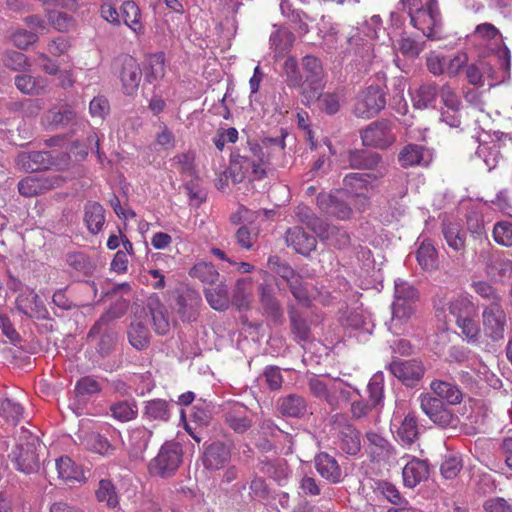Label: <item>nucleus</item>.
I'll list each match as a JSON object with an SVG mask.
<instances>
[{
    "mask_svg": "<svg viewBox=\"0 0 512 512\" xmlns=\"http://www.w3.org/2000/svg\"><path fill=\"white\" fill-rule=\"evenodd\" d=\"M284 136L265 138L262 144L248 142L243 154L232 156L231 166L234 172L239 171L240 178L260 180L266 176V165L276 154H282L285 149Z\"/></svg>",
    "mask_w": 512,
    "mask_h": 512,
    "instance_id": "f257e3e1",
    "label": "nucleus"
},
{
    "mask_svg": "<svg viewBox=\"0 0 512 512\" xmlns=\"http://www.w3.org/2000/svg\"><path fill=\"white\" fill-rule=\"evenodd\" d=\"M398 4L409 15L411 25L425 37H441L443 21L438 0H400Z\"/></svg>",
    "mask_w": 512,
    "mask_h": 512,
    "instance_id": "f03ea898",
    "label": "nucleus"
},
{
    "mask_svg": "<svg viewBox=\"0 0 512 512\" xmlns=\"http://www.w3.org/2000/svg\"><path fill=\"white\" fill-rule=\"evenodd\" d=\"M418 297V291L407 281L402 279L395 281L392 317L386 323L388 330L393 335H400L404 332L408 320L414 313V303Z\"/></svg>",
    "mask_w": 512,
    "mask_h": 512,
    "instance_id": "7ed1b4c3",
    "label": "nucleus"
},
{
    "mask_svg": "<svg viewBox=\"0 0 512 512\" xmlns=\"http://www.w3.org/2000/svg\"><path fill=\"white\" fill-rule=\"evenodd\" d=\"M39 442L36 435L23 427L20 429L19 442L9 454L17 470L25 474H31L38 470L39 460L36 449Z\"/></svg>",
    "mask_w": 512,
    "mask_h": 512,
    "instance_id": "20e7f679",
    "label": "nucleus"
},
{
    "mask_svg": "<svg viewBox=\"0 0 512 512\" xmlns=\"http://www.w3.org/2000/svg\"><path fill=\"white\" fill-rule=\"evenodd\" d=\"M183 460V450L180 443L166 441L159 449L158 454L149 464L152 474L162 478L172 476L180 467Z\"/></svg>",
    "mask_w": 512,
    "mask_h": 512,
    "instance_id": "39448f33",
    "label": "nucleus"
},
{
    "mask_svg": "<svg viewBox=\"0 0 512 512\" xmlns=\"http://www.w3.org/2000/svg\"><path fill=\"white\" fill-rule=\"evenodd\" d=\"M510 64V51L503 44L489 61H481L484 86L491 88L509 79Z\"/></svg>",
    "mask_w": 512,
    "mask_h": 512,
    "instance_id": "423d86ee",
    "label": "nucleus"
},
{
    "mask_svg": "<svg viewBox=\"0 0 512 512\" xmlns=\"http://www.w3.org/2000/svg\"><path fill=\"white\" fill-rule=\"evenodd\" d=\"M484 336L493 342L504 340L508 317L501 303H489L482 310Z\"/></svg>",
    "mask_w": 512,
    "mask_h": 512,
    "instance_id": "0eeeda50",
    "label": "nucleus"
},
{
    "mask_svg": "<svg viewBox=\"0 0 512 512\" xmlns=\"http://www.w3.org/2000/svg\"><path fill=\"white\" fill-rule=\"evenodd\" d=\"M362 144L366 147L386 149L396 141L393 125L389 120L374 121L360 132Z\"/></svg>",
    "mask_w": 512,
    "mask_h": 512,
    "instance_id": "6e6552de",
    "label": "nucleus"
},
{
    "mask_svg": "<svg viewBox=\"0 0 512 512\" xmlns=\"http://www.w3.org/2000/svg\"><path fill=\"white\" fill-rule=\"evenodd\" d=\"M385 106L384 90L380 86L370 85L358 95L354 114L357 117L369 119L376 116Z\"/></svg>",
    "mask_w": 512,
    "mask_h": 512,
    "instance_id": "1a4fd4ad",
    "label": "nucleus"
},
{
    "mask_svg": "<svg viewBox=\"0 0 512 512\" xmlns=\"http://www.w3.org/2000/svg\"><path fill=\"white\" fill-rule=\"evenodd\" d=\"M304 73V90L301 94L309 101L316 98V94L323 88L324 71L321 61L312 55H306L302 59Z\"/></svg>",
    "mask_w": 512,
    "mask_h": 512,
    "instance_id": "9d476101",
    "label": "nucleus"
},
{
    "mask_svg": "<svg viewBox=\"0 0 512 512\" xmlns=\"http://www.w3.org/2000/svg\"><path fill=\"white\" fill-rule=\"evenodd\" d=\"M418 401L422 412L436 425L445 428L453 424V413L437 396L430 393H421Z\"/></svg>",
    "mask_w": 512,
    "mask_h": 512,
    "instance_id": "9b49d317",
    "label": "nucleus"
},
{
    "mask_svg": "<svg viewBox=\"0 0 512 512\" xmlns=\"http://www.w3.org/2000/svg\"><path fill=\"white\" fill-rule=\"evenodd\" d=\"M118 70L123 91L126 95H133L140 84L142 71L139 63L130 55H121L114 62Z\"/></svg>",
    "mask_w": 512,
    "mask_h": 512,
    "instance_id": "f8f14e48",
    "label": "nucleus"
},
{
    "mask_svg": "<svg viewBox=\"0 0 512 512\" xmlns=\"http://www.w3.org/2000/svg\"><path fill=\"white\" fill-rule=\"evenodd\" d=\"M385 173L386 169L383 167L377 171V174L349 173L343 178V189L341 192H345L351 197H357L366 204L368 201L367 193L372 188L370 180L381 178Z\"/></svg>",
    "mask_w": 512,
    "mask_h": 512,
    "instance_id": "ddd939ff",
    "label": "nucleus"
},
{
    "mask_svg": "<svg viewBox=\"0 0 512 512\" xmlns=\"http://www.w3.org/2000/svg\"><path fill=\"white\" fill-rule=\"evenodd\" d=\"M390 428L402 446H410L418 439V421L414 412L407 413L403 418L393 416Z\"/></svg>",
    "mask_w": 512,
    "mask_h": 512,
    "instance_id": "4468645a",
    "label": "nucleus"
},
{
    "mask_svg": "<svg viewBox=\"0 0 512 512\" xmlns=\"http://www.w3.org/2000/svg\"><path fill=\"white\" fill-rule=\"evenodd\" d=\"M388 369L405 385H413L424 374V368L417 360H394L388 365Z\"/></svg>",
    "mask_w": 512,
    "mask_h": 512,
    "instance_id": "2eb2a0df",
    "label": "nucleus"
},
{
    "mask_svg": "<svg viewBox=\"0 0 512 512\" xmlns=\"http://www.w3.org/2000/svg\"><path fill=\"white\" fill-rule=\"evenodd\" d=\"M342 192L320 193L317 196L318 207L328 215L334 216L340 220L349 219L352 214L350 206L341 199Z\"/></svg>",
    "mask_w": 512,
    "mask_h": 512,
    "instance_id": "dca6fc26",
    "label": "nucleus"
},
{
    "mask_svg": "<svg viewBox=\"0 0 512 512\" xmlns=\"http://www.w3.org/2000/svg\"><path fill=\"white\" fill-rule=\"evenodd\" d=\"M174 404L165 399L155 398L143 402L142 418L148 422L167 423Z\"/></svg>",
    "mask_w": 512,
    "mask_h": 512,
    "instance_id": "f3484780",
    "label": "nucleus"
},
{
    "mask_svg": "<svg viewBox=\"0 0 512 512\" xmlns=\"http://www.w3.org/2000/svg\"><path fill=\"white\" fill-rule=\"evenodd\" d=\"M16 308L29 318L44 319L48 313L43 302L33 290H27L18 295Z\"/></svg>",
    "mask_w": 512,
    "mask_h": 512,
    "instance_id": "a211bd4d",
    "label": "nucleus"
},
{
    "mask_svg": "<svg viewBox=\"0 0 512 512\" xmlns=\"http://www.w3.org/2000/svg\"><path fill=\"white\" fill-rule=\"evenodd\" d=\"M231 459V447L220 441L211 443L206 447L203 456V465L209 470L223 468Z\"/></svg>",
    "mask_w": 512,
    "mask_h": 512,
    "instance_id": "6ab92c4d",
    "label": "nucleus"
},
{
    "mask_svg": "<svg viewBox=\"0 0 512 512\" xmlns=\"http://www.w3.org/2000/svg\"><path fill=\"white\" fill-rule=\"evenodd\" d=\"M225 423L234 432L243 434L251 428L253 420L247 407L236 403L225 411Z\"/></svg>",
    "mask_w": 512,
    "mask_h": 512,
    "instance_id": "aec40b11",
    "label": "nucleus"
},
{
    "mask_svg": "<svg viewBox=\"0 0 512 512\" xmlns=\"http://www.w3.org/2000/svg\"><path fill=\"white\" fill-rule=\"evenodd\" d=\"M102 390L100 383L90 376L79 379L75 385V399L70 403V408L77 414L81 415L83 411L82 405L87 397L99 393Z\"/></svg>",
    "mask_w": 512,
    "mask_h": 512,
    "instance_id": "412c9836",
    "label": "nucleus"
},
{
    "mask_svg": "<svg viewBox=\"0 0 512 512\" xmlns=\"http://www.w3.org/2000/svg\"><path fill=\"white\" fill-rule=\"evenodd\" d=\"M202 303L199 293L187 290L177 299V313L183 322H194L199 315V307Z\"/></svg>",
    "mask_w": 512,
    "mask_h": 512,
    "instance_id": "4be33fe9",
    "label": "nucleus"
},
{
    "mask_svg": "<svg viewBox=\"0 0 512 512\" xmlns=\"http://www.w3.org/2000/svg\"><path fill=\"white\" fill-rule=\"evenodd\" d=\"M285 239L288 246H291L297 253L305 256L316 249L317 241L315 236L308 234L299 226L289 228Z\"/></svg>",
    "mask_w": 512,
    "mask_h": 512,
    "instance_id": "5701e85b",
    "label": "nucleus"
},
{
    "mask_svg": "<svg viewBox=\"0 0 512 512\" xmlns=\"http://www.w3.org/2000/svg\"><path fill=\"white\" fill-rule=\"evenodd\" d=\"M310 392L317 398L325 399L329 404H334V398L332 394L339 393L345 400L349 398V391L344 388V384L341 381H333L330 385H327L324 381L319 378H311L308 383Z\"/></svg>",
    "mask_w": 512,
    "mask_h": 512,
    "instance_id": "b1692460",
    "label": "nucleus"
},
{
    "mask_svg": "<svg viewBox=\"0 0 512 512\" xmlns=\"http://www.w3.org/2000/svg\"><path fill=\"white\" fill-rule=\"evenodd\" d=\"M277 410L286 417L301 418L307 414L308 404L306 399L296 393L281 396L276 402Z\"/></svg>",
    "mask_w": 512,
    "mask_h": 512,
    "instance_id": "393cba45",
    "label": "nucleus"
},
{
    "mask_svg": "<svg viewBox=\"0 0 512 512\" xmlns=\"http://www.w3.org/2000/svg\"><path fill=\"white\" fill-rule=\"evenodd\" d=\"M129 308V301L124 298L117 299L110 307L101 315L99 320L92 326L88 333V337L99 334L103 327H108L112 322L124 316Z\"/></svg>",
    "mask_w": 512,
    "mask_h": 512,
    "instance_id": "a878e982",
    "label": "nucleus"
},
{
    "mask_svg": "<svg viewBox=\"0 0 512 512\" xmlns=\"http://www.w3.org/2000/svg\"><path fill=\"white\" fill-rule=\"evenodd\" d=\"M398 161L405 168L427 166L431 162V154L421 145L408 144L400 151Z\"/></svg>",
    "mask_w": 512,
    "mask_h": 512,
    "instance_id": "bb28decb",
    "label": "nucleus"
},
{
    "mask_svg": "<svg viewBox=\"0 0 512 512\" xmlns=\"http://www.w3.org/2000/svg\"><path fill=\"white\" fill-rule=\"evenodd\" d=\"M315 468L320 476L328 482L336 484L342 480V470L337 460L326 452L315 456Z\"/></svg>",
    "mask_w": 512,
    "mask_h": 512,
    "instance_id": "cd10ccee",
    "label": "nucleus"
},
{
    "mask_svg": "<svg viewBox=\"0 0 512 512\" xmlns=\"http://www.w3.org/2000/svg\"><path fill=\"white\" fill-rule=\"evenodd\" d=\"M429 470L425 461L412 457L403 467V483L406 487L414 488L428 478Z\"/></svg>",
    "mask_w": 512,
    "mask_h": 512,
    "instance_id": "c85d7f7f",
    "label": "nucleus"
},
{
    "mask_svg": "<svg viewBox=\"0 0 512 512\" xmlns=\"http://www.w3.org/2000/svg\"><path fill=\"white\" fill-rule=\"evenodd\" d=\"M288 316L294 340L304 345L311 339V329L307 320L293 304L288 305Z\"/></svg>",
    "mask_w": 512,
    "mask_h": 512,
    "instance_id": "c756f323",
    "label": "nucleus"
},
{
    "mask_svg": "<svg viewBox=\"0 0 512 512\" xmlns=\"http://www.w3.org/2000/svg\"><path fill=\"white\" fill-rule=\"evenodd\" d=\"M436 303H447L449 313L458 321L462 318H467L469 315H476V306L465 295H453L447 298V301L441 299Z\"/></svg>",
    "mask_w": 512,
    "mask_h": 512,
    "instance_id": "7c9ffc66",
    "label": "nucleus"
},
{
    "mask_svg": "<svg viewBox=\"0 0 512 512\" xmlns=\"http://www.w3.org/2000/svg\"><path fill=\"white\" fill-rule=\"evenodd\" d=\"M316 235L329 245L338 249H343L349 246L350 236L346 230L335 225L323 224Z\"/></svg>",
    "mask_w": 512,
    "mask_h": 512,
    "instance_id": "2f4dec72",
    "label": "nucleus"
},
{
    "mask_svg": "<svg viewBox=\"0 0 512 512\" xmlns=\"http://www.w3.org/2000/svg\"><path fill=\"white\" fill-rule=\"evenodd\" d=\"M339 447L348 455L355 456L361 450V440L359 431L350 424L341 427L339 434Z\"/></svg>",
    "mask_w": 512,
    "mask_h": 512,
    "instance_id": "473e14b6",
    "label": "nucleus"
},
{
    "mask_svg": "<svg viewBox=\"0 0 512 512\" xmlns=\"http://www.w3.org/2000/svg\"><path fill=\"white\" fill-rule=\"evenodd\" d=\"M17 163L28 172L44 170L51 164V155L43 151L22 153L18 156Z\"/></svg>",
    "mask_w": 512,
    "mask_h": 512,
    "instance_id": "72a5a7b5",
    "label": "nucleus"
},
{
    "mask_svg": "<svg viewBox=\"0 0 512 512\" xmlns=\"http://www.w3.org/2000/svg\"><path fill=\"white\" fill-rule=\"evenodd\" d=\"M430 389L438 398L450 405H457L463 399L462 391L454 383L436 379L430 383Z\"/></svg>",
    "mask_w": 512,
    "mask_h": 512,
    "instance_id": "f704fd0d",
    "label": "nucleus"
},
{
    "mask_svg": "<svg viewBox=\"0 0 512 512\" xmlns=\"http://www.w3.org/2000/svg\"><path fill=\"white\" fill-rule=\"evenodd\" d=\"M84 221L90 233H99L105 224V210L103 206L98 202H87L84 206Z\"/></svg>",
    "mask_w": 512,
    "mask_h": 512,
    "instance_id": "c9c22d12",
    "label": "nucleus"
},
{
    "mask_svg": "<svg viewBox=\"0 0 512 512\" xmlns=\"http://www.w3.org/2000/svg\"><path fill=\"white\" fill-rule=\"evenodd\" d=\"M349 166L353 169H376L381 161V156L376 152L367 150H353L348 154Z\"/></svg>",
    "mask_w": 512,
    "mask_h": 512,
    "instance_id": "e433bc0d",
    "label": "nucleus"
},
{
    "mask_svg": "<svg viewBox=\"0 0 512 512\" xmlns=\"http://www.w3.org/2000/svg\"><path fill=\"white\" fill-rule=\"evenodd\" d=\"M78 438L80 440V445L92 452L105 455L112 450L109 441L97 432L80 431Z\"/></svg>",
    "mask_w": 512,
    "mask_h": 512,
    "instance_id": "4c0bfd02",
    "label": "nucleus"
},
{
    "mask_svg": "<svg viewBox=\"0 0 512 512\" xmlns=\"http://www.w3.org/2000/svg\"><path fill=\"white\" fill-rule=\"evenodd\" d=\"M294 41L295 36L290 30L285 27L277 28L270 36V44L275 57H282L292 47Z\"/></svg>",
    "mask_w": 512,
    "mask_h": 512,
    "instance_id": "58836bf2",
    "label": "nucleus"
},
{
    "mask_svg": "<svg viewBox=\"0 0 512 512\" xmlns=\"http://www.w3.org/2000/svg\"><path fill=\"white\" fill-rule=\"evenodd\" d=\"M442 232L450 248L455 251L464 250L466 233L462 230L459 223L444 222Z\"/></svg>",
    "mask_w": 512,
    "mask_h": 512,
    "instance_id": "ea45409f",
    "label": "nucleus"
},
{
    "mask_svg": "<svg viewBox=\"0 0 512 512\" xmlns=\"http://www.w3.org/2000/svg\"><path fill=\"white\" fill-rule=\"evenodd\" d=\"M140 9L133 1H125L120 8V20L135 33H142L143 26L140 22Z\"/></svg>",
    "mask_w": 512,
    "mask_h": 512,
    "instance_id": "a19ab883",
    "label": "nucleus"
},
{
    "mask_svg": "<svg viewBox=\"0 0 512 512\" xmlns=\"http://www.w3.org/2000/svg\"><path fill=\"white\" fill-rule=\"evenodd\" d=\"M205 298L208 304L217 311H225L229 307V297L227 286L220 283L214 287L206 288Z\"/></svg>",
    "mask_w": 512,
    "mask_h": 512,
    "instance_id": "79ce46f5",
    "label": "nucleus"
},
{
    "mask_svg": "<svg viewBox=\"0 0 512 512\" xmlns=\"http://www.w3.org/2000/svg\"><path fill=\"white\" fill-rule=\"evenodd\" d=\"M416 259L424 270L430 271L437 267V251L430 240L425 239L421 242L416 251Z\"/></svg>",
    "mask_w": 512,
    "mask_h": 512,
    "instance_id": "37998d69",
    "label": "nucleus"
},
{
    "mask_svg": "<svg viewBox=\"0 0 512 512\" xmlns=\"http://www.w3.org/2000/svg\"><path fill=\"white\" fill-rule=\"evenodd\" d=\"M487 274L493 279L506 277L512 272V261L498 255L489 256L486 262Z\"/></svg>",
    "mask_w": 512,
    "mask_h": 512,
    "instance_id": "c03bdc74",
    "label": "nucleus"
},
{
    "mask_svg": "<svg viewBox=\"0 0 512 512\" xmlns=\"http://www.w3.org/2000/svg\"><path fill=\"white\" fill-rule=\"evenodd\" d=\"M366 441L371 455L386 458L392 454V445L380 434L372 431L367 432Z\"/></svg>",
    "mask_w": 512,
    "mask_h": 512,
    "instance_id": "a18cd8bd",
    "label": "nucleus"
},
{
    "mask_svg": "<svg viewBox=\"0 0 512 512\" xmlns=\"http://www.w3.org/2000/svg\"><path fill=\"white\" fill-rule=\"evenodd\" d=\"M317 97L318 107L328 115L336 114L344 102V93L342 91L325 92Z\"/></svg>",
    "mask_w": 512,
    "mask_h": 512,
    "instance_id": "49530a36",
    "label": "nucleus"
},
{
    "mask_svg": "<svg viewBox=\"0 0 512 512\" xmlns=\"http://www.w3.org/2000/svg\"><path fill=\"white\" fill-rule=\"evenodd\" d=\"M287 285L293 297L301 305L306 307H309L311 305V298L315 293L313 288L309 287L308 283L303 281L302 276L298 275Z\"/></svg>",
    "mask_w": 512,
    "mask_h": 512,
    "instance_id": "de8ad7c7",
    "label": "nucleus"
},
{
    "mask_svg": "<svg viewBox=\"0 0 512 512\" xmlns=\"http://www.w3.org/2000/svg\"><path fill=\"white\" fill-rule=\"evenodd\" d=\"M111 416L120 421L128 422L134 420L138 415V407L135 401H118L110 406Z\"/></svg>",
    "mask_w": 512,
    "mask_h": 512,
    "instance_id": "09e8293b",
    "label": "nucleus"
},
{
    "mask_svg": "<svg viewBox=\"0 0 512 512\" xmlns=\"http://www.w3.org/2000/svg\"><path fill=\"white\" fill-rule=\"evenodd\" d=\"M252 299V282L250 279L237 280L233 295L232 302L238 309L247 308Z\"/></svg>",
    "mask_w": 512,
    "mask_h": 512,
    "instance_id": "8fccbe9b",
    "label": "nucleus"
},
{
    "mask_svg": "<svg viewBox=\"0 0 512 512\" xmlns=\"http://www.w3.org/2000/svg\"><path fill=\"white\" fill-rule=\"evenodd\" d=\"M283 77L290 88L304 90L303 75L301 74L297 61L294 57H288L283 63Z\"/></svg>",
    "mask_w": 512,
    "mask_h": 512,
    "instance_id": "3c124183",
    "label": "nucleus"
},
{
    "mask_svg": "<svg viewBox=\"0 0 512 512\" xmlns=\"http://www.w3.org/2000/svg\"><path fill=\"white\" fill-rule=\"evenodd\" d=\"M437 87L435 84L421 85L413 95L414 106L419 109H425L435 104L437 97Z\"/></svg>",
    "mask_w": 512,
    "mask_h": 512,
    "instance_id": "603ef678",
    "label": "nucleus"
},
{
    "mask_svg": "<svg viewBox=\"0 0 512 512\" xmlns=\"http://www.w3.org/2000/svg\"><path fill=\"white\" fill-rule=\"evenodd\" d=\"M384 374L382 371L376 372L367 385V392L371 405L380 407L384 399Z\"/></svg>",
    "mask_w": 512,
    "mask_h": 512,
    "instance_id": "864d4df0",
    "label": "nucleus"
},
{
    "mask_svg": "<svg viewBox=\"0 0 512 512\" xmlns=\"http://www.w3.org/2000/svg\"><path fill=\"white\" fill-rule=\"evenodd\" d=\"M96 498L99 502L105 503L110 508H115L119 504L116 488L108 479L100 480L96 490Z\"/></svg>",
    "mask_w": 512,
    "mask_h": 512,
    "instance_id": "5fc2aeb1",
    "label": "nucleus"
},
{
    "mask_svg": "<svg viewBox=\"0 0 512 512\" xmlns=\"http://www.w3.org/2000/svg\"><path fill=\"white\" fill-rule=\"evenodd\" d=\"M259 296L265 310L273 316H281V307L279 301L274 296V290L271 285L262 283L259 286Z\"/></svg>",
    "mask_w": 512,
    "mask_h": 512,
    "instance_id": "6e6d98bb",
    "label": "nucleus"
},
{
    "mask_svg": "<svg viewBox=\"0 0 512 512\" xmlns=\"http://www.w3.org/2000/svg\"><path fill=\"white\" fill-rule=\"evenodd\" d=\"M130 344L137 350H142L149 343V330L141 322H132L128 330Z\"/></svg>",
    "mask_w": 512,
    "mask_h": 512,
    "instance_id": "4d7b16f0",
    "label": "nucleus"
},
{
    "mask_svg": "<svg viewBox=\"0 0 512 512\" xmlns=\"http://www.w3.org/2000/svg\"><path fill=\"white\" fill-rule=\"evenodd\" d=\"M189 275L209 284L215 283L219 278V273L214 265L207 262H199L195 264L190 269Z\"/></svg>",
    "mask_w": 512,
    "mask_h": 512,
    "instance_id": "13d9d810",
    "label": "nucleus"
},
{
    "mask_svg": "<svg viewBox=\"0 0 512 512\" xmlns=\"http://www.w3.org/2000/svg\"><path fill=\"white\" fill-rule=\"evenodd\" d=\"M165 75V57L163 53L153 54L148 58L146 79L150 83L162 79Z\"/></svg>",
    "mask_w": 512,
    "mask_h": 512,
    "instance_id": "bf43d9fd",
    "label": "nucleus"
},
{
    "mask_svg": "<svg viewBox=\"0 0 512 512\" xmlns=\"http://www.w3.org/2000/svg\"><path fill=\"white\" fill-rule=\"evenodd\" d=\"M76 117V114L73 110L68 107H63L61 109H51L48 111L46 115L47 123L53 127L58 128L62 126H66L70 122H72Z\"/></svg>",
    "mask_w": 512,
    "mask_h": 512,
    "instance_id": "052dcab7",
    "label": "nucleus"
},
{
    "mask_svg": "<svg viewBox=\"0 0 512 512\" xmlns=\"http://www.w3.org/2000/svg\"><path fill=\"white\" fill-rule=\"evenodd\" d=\"M493 238L501 246L512 247V222L504 220L495 223Z\"/></svg>",
    "mask_w": 512,
    "mask_h": 512,
    "instance_id": "680f3d73",
    "label": "nucleus"
},
{
    "mask_svg": "<svg viewBox=\"0 0 512 512\" xmlns=\"http://www.w3.org/2000/svg\"><path fill=\"white\" fill-rule=\"evenodd\" d=\"M152 431L144 426L137 427L130 432L129 440L135 449L143 452L147 449L152 438Z\"/></svg>",
    "mask_w": 512,
    "mask_h": 512,
    "instance_id": "e2e57ef3",
    "label": "nucleus"
},
{
    "mask_svg": "<svg viewBox=\"0 0 512 512\" xmlns=\"http://www.w3.org/2000/svg\"><path fill=\"white\" fill-rule=\"evenodd\" d=\"M44 188L42 180L36 176H28L18 183L19 193L25 197L38 195Z\"/></svg>",
    "mask_w": 512,
    "mask_h": 512,
    "instance_id": "0e129e2a",
    "label": "nucleus"
},
{
    "mask_svg": "<svg viewBox=\"0 0 512 512\" xmlns=\"http://www.w3.org/2000/svg\"><path fill=\"white\" fill-rule=\"evenodd\" d=\"M295 214L298 220L313 230L315 234L317 233V230H319L323 225L322 221L312 212L309 207L305 205H299L296 208Z\"/></svg>",
    "mask_w": 512,
    "mask_h": 512,
    "instance_id": "69168bd1",
    "label": "nucleus"
},
{
    "mask_svg": "<svg viewBox=\"0 0 512 512\" xmlns=\"http://www.w3.org/2000/svg\"><path fill=\"white\" fill-rule=\"evenodd\" d=\"M398 49L404 56L416 58L423 51L424 43L409 36H402L398 41Z\"/></svg>",
    "mask_w": 512,
    "mask_h": 512,
    "instance_id": "338daca9",
    "label": "nucleus"
},
{
    "mask_svg": "<svg viewBox=\"0 0 512 512\" xmlns=\"http://www.w3.org/2000/svg\"><path fill=\"white\" fill-rule=\"evenodd\" d=\"M471 287L477 295L487 301H490V303L501 302V296L490 283L482 280L473 281Z\"/></svg>",
    "mask_w": 512,
    "mask_h": 512,
    "instance_id": "774afa93",
    "label": "nucleus"
}]
</instances>
